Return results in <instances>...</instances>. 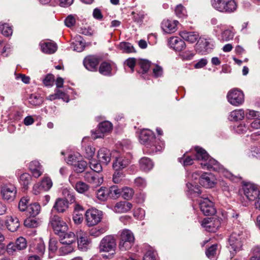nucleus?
Here are the masks:
<instances>
[{
    "instance_id": "obj_1",
    "label": "nucleus",
    "mask_w": 260,
    "mask_h": 260,
    "mask_svg": "<svg viewBox=\"0 0 260 260\" xmlns=\"http://www.w3.org/2000/svg\"><path fill=\"white\" fill-rule=\"evenodd\" d=\"M139 140L148 149L149 153L160 151L164 147V142L159 139H156L154 133L149 129H144L140 132Z\"/></svg>"
},
{
    "instance_id": "obj_2",
    "label": "nucleus",
    "mask_w": 260,
    "mask_h": 260,
    "mask_svg": "<svg viewBox=\"0 0 260 260\" xmlns=\"http://www.w3.org/2000/svg\"><path fill=\"white\" fill-rule=\"evenodd\" d=\"M213 7L221 12L230 13L237 9V4L234 0H211Z\"/></svg>"
},
{
    "instance_id": "obj_3",
    "label": "nucleus",
    "mask_w": 260,
    "mask_h": 260,
    "mask_svg": "<svg viewBox=\"0 0 260 260\" xmlns=\"http://www.w3.org/2000/svg\"><path fill=\"white\" fill-rule=\"evenodd\" d=\"M50 224L53 229L54 233L62 237L64 233L68 230L67 223L58 215H53L50 218Z\"/></svg>"
},
{
    "instance_id": "obj_4",
    "label": "nucleus",
    "mask_w": 260,
    "mask_h": 260,
    "mask_svg": "<svg viewBox=\"0 0 260 260\" xmlns=\"http://www.w3.org/2000/svg\"><path fill=\"white\" fill-rule=\"evenodd\" d=\"M228 242V247L231 253V255L233 257L237 252L241 250L243 244L241 236L237 233H233L229 238Z\"/></svg>"
},
{
    "instance_id": "obj_5",
    "label": "nucleus",
    "mask_w": 260,
    "mask_h": 260,
    "mask_svg": "<svg viewBox=\"0 0 260 260\" xmlns=\"http://www.w3.org/2000/svg\"><path fill=\"white\" fill-rule=\"evenodd\" d=\"M228 102L232 105L238 106L244 102V94L243 91L237 88L230 90L226 95Z\"/></svg>"
},
{
    "instance_id": "obj_6",
    "label": "nucleus",
    "mask_w": 260,
    "mask_h": 260,
    "mask_svg": "<svg viewBox=\"0 0 260 260\" xmlns=\"http://www.w3.org/2000/svg\"><path fill=\"white\" fill-rule=\"evenodd\" d=\"M116 247V241L112 236H107L102 239L99 245V251L101 252H115Z\"/></svg>"
},
{
    "instance_id": "obj_7",
    "label": "nucleus",
    "mask_w": 260,
    "mask_h": 260,
    "mask_svg": "<svg viewBox=\"0 0 260 260\" xmlns=\"http://www.w3.org/2000/svg\"><path fill=\"white\" fill-rule=\"evenodd\" d=\"M102 212L96 209H88L85 213V218L88 226L97 224L101 220Z\"/></svg>"
},
{
    "instance_id": "obj_8",
    "label": "nucleus",
    "mask_w": 260,
    "mask_h": 260,
    "mask_svg": "<svg viewBox=\"0 0 260 260\" xmlns=\"http://www.w3.org/2000/svg\"><path fill=\"white\" fill-rule=\"evenodd\" d=\"M201 211L205 216H211L216 213L213 203L208 198H203L199 201Z\"/></svg>"
},
{
    "instance_id": "obj_9",
    "label": "nucleus",
    "mask_w": 260,
    "mask_h": 260,
    "mask_svg": "<svg viewBox=\"0 0 260 260\" xmlns=\"http://www.w3.org/2000/svg\"><path fill=\"white\" fill-rule=\"evenodd\" d=\"M112 128V124L108 121H103L99 124L98 128L95 131H91L92 138L94 140L103 138L104 134L110 132Z\"/></svg>"
},
{
    "instance_id": "obj_10",
    "label": "nucleus",
    "mask_w": 260,
    "mask_h": 260,
    "mask_svg": "<svg viewBox=\"0 0 260 260\" xmlns=\"http://www.w3.org/2000/svg\"><path fill=\"white\" fill-rule=\"evenodd\" d=\"M16 192V188L12 185L4 186L1 189L3 199L10 202L14 200Z\"/></svg>"
},
{
    "instance_id": "obj_11",
    "label": "nucleus",
    "mask_w": 260,
    "mask_h": 260,
    "mask_svg": "<svg viewBox=\"0 0 260 260\" xmlns=\"http://www.w3.org/2000/svg\"><path fill=\"white\" fill-rule=\"evenodd\" d=\"M199 183L206 188H211L214 185V177L211 173H203L199 177Z\"/></svg>"
},
{
    "instance_id": "obj_12",
    "label": "nucleus",
    "mask_w": 260,
    "mask_h": 260,
    "mask_svg": "<svg viewBox=\"0 0 260 260\" xmlns=\"http://www.w3.org/2000/svg\"><path fill=\"white\" fill-rule=\"evenodd\" d=\"M243 192L244 195L249 201H254L260 195L259 190L251 185L244 186Z\"/></svg>"
},
{
    "instance_id": "obj_13",
    "label": "nucleus",
    "mask_w": 260,
    "mask_h": 260,
    "mask_svg": "<svg viewBox=\"0 0 260 260\" xmlns=\"http://www.w3.org/2000/svg\"><path fill=\"white\" fill-rule=\"evenodd\" d=\"M99 63V59L94 55H88L83 60L84 67L90 71H96Z\"/></svg>"
},
{
    "instance_id": "obj_14",
    "label": "nucleus",
    "mask_w": 260,
    "mask_h": 260,
    "mask_svg": "<svg viewBox=\"0 0 260 260\" xmlns=\"http://www.w3.org/2000/svg\"><path fill=\"white\" fill-rule=\"evenodd\" d=\"M213 45L211 44L210 42L206 39H200L196 44V48L202 54H206L211 51L212 49Z\"/></svg>"
},
{
    "instance_id": "obj_15",
    "label": "nucleus",
    "mask_w": 260,
    "mask_h": 260,
    "mask_svg": "<svg viewBox=\"0 0 260 260\" xmlns=\"http://www.w3.org/2000/svg\"><path fill=\"white\" fill-rule=\"evenodd\" d=\"M98 157L103 164L107 165L111 161V153L108 149L103 148L98 151Z\"/></svg>"
},
{
    "instance_id": "obj_16",
    "label": "nucleus",
    "mask_w": 260,
    "mask_h": 260,
    "mask_svg": "<svg viewBox=\"0 0 260 260\" xmlns=\"http://www.w3.org/2000/svg\"><path fill=\"white\" fill-rule=\"evenodd\" d=\"M52 186V182L50 178L46 177L44 178L41 182V184H36L34 186L32 191L34 194L37 195L39 194L38 191H36V188L44 191L48 190Z\"/></svg>"
},
{
    "instance_id": "obj_17",
    "label": "nucleus",
    "mask_w": 260,
    "mask_h": 260,
    "mask_svg": "<svg viewBox=\"0 0 260 260\" xmlns=\"http://www.w3.org/2000/svg\"><path fill=\"white\" fill-rule=\"evenodd\" d=\"M130 163L129 160L125 157H119L115 158L113 163V168L115 171L122 170Z\"/></svg>"
},
{
    "instance_id": "obj_18",
    "label": "nucleus",
    "mask_w": 260,
    "mask_h": 260,
    "mask_svg": "<svg viewBox=\"0 0 260 260\" xmlns=\"http://www.w3.org/2000/svg\"><path fill=\"white\" fill-rule=\"evenodd\" d=\"M169 43L171 47L177 51H181L186 47L184 41L176 37L170 38Z\"/></svg>"
},
{
    "instance_id": "obj_19",
    "label": "nucleus",
    "mask_w": 260,
    "mask_h": 260,
    "mask_svg": "<svg viewBox=\"0 0 260 260\" xmlns=\"http://www.w3.org/2000/svg\"><path fill=\"white\" fill-rule=\"evenodd\" d=\"M84 177L85 180L90 183L99 185L101 183L99 175L93 171L86 172Z\"/></svg>"
},
{
    "instance_id": "obj_20",
    "label": "nucleus",
    "mask_w": 260,
    "mask_h": 260,
    "mask_svg": "<svg viewBox=\"0 0 260 260\" xmlns=\"http://www.w3.org/2000/svg\"><path fill=\"white\" fill-rule=\"evenodd\" d=\"M132 208V204L126 201H121L116 203L114 210L117 213H125L129 211Z\"/></svg>"
},
{
    "instance_id": "obj_21",
    "label": "nucleus",
    "mask_w": 260,
    "mask_h": 260,
    "mask_svg": "<svg viewBox=\"0 0 260 260\" xmlns=\"http://www.w3.org/2000/svg\"><path fill=\"white\" fill-rule=\"evenodd\" d=\"M76 240V236L73 232H69L68 233H63L62 237H60V242L63 245H71L72 243L75 242Z\"/></svg>"
},
{
    "instance_id": "obj_22",
    "label": "nucleus",
    "mask_w": 260,
    "mask_h": 260,
    "mask_svg": "<svg viewBox=\"0 0 260 260\" xmlns=\"http://www.w3.org/2000/svg\"><path fill=\"white\" fill-rule=\"evenodd\" d=\"M69 207L68 202L62 198H58L56 200L53 208L59 213H63Z\"/></svg>"
},
{
    "instance_id": "obj_23",
    "label": "nucleus",
    "mask_w": 260,
    "mask_h": 260,
    "mask_svg": "<svg viewBox=\"0 0 260 260\" xmlns=\"http://www.w3.org/2000/svg\"><path fill=\"white\" fill-rule=\"evenodd\" d=\"M180 36L184 40L191 43H194L199 37V34L193 31H183L180 33Z\"/></svg>"
},
{
    "instance_id": "obj_24",
    "label": "nucleus",
    "mask_w": 260,
    "mask_h": 260,
    "mask_svg": "<svg viewBox=\"0 0 260 260\" xmlns=\"http://www.w3.org/2000/svg\"><path fill=\"white\" fill-rule=\"evenodd\" d=\"M6 224L8 229L12 232H16L20 226L19 219L16 217H8Z\"/></svg>"
},
{
    "instance_id": "obj_25",
    "label": "nucleus",
    "mask_w": 260,
    "mask_h": 260,
    "mask_svg": "<svg viewBox=\"0 0 260 260\" xmlns=\"http://www.w3.org/2000/svg\"><path fill=\"white\" fill-rule=\"evenodd\" d=\"M177 21H171L170 20H164L161 23V27L167 33L174 31L177 26Z\"/></svg>"
},
{
    "instance_id": "obj_26",
    "label": "nucleus",
    "mask_w": 260,
    "mask_h": 260,
    "mask_svg": "<svg viewBox=\"0 0 260 260\" xmlns=\"http://www.w3.org/2000/svg\"><path fill=\"white\" fill-rule=\"evenodd\" d=\"M32 178L28 173H23L19 177V183L24 190H27L31 183Z\"/></svg>"
},
{
    "instance_id": "obj_27",
    "label": "nucleus",
    "mask_w": 260,
    "mask_h": 260,
    "mask_svg": "<svg viewBox=\"0 0 260 260\" xmlns=\"http://www.w3.org/2000/svg\"><path fill=\"white\" fill-rule=\"evenodd\" d=\"M140 168L142 171L148 172L153 167L152 160L148 157H143L139 161Z\"/></svg>"
},
{
    "instance_id": "obj_28",
    "label": "nucleus",
    "mask_w": 260,
    "mask_h": 260,
    "mask_svg": "<svg viewBox=\"0 0 260 260\" xmlns=\"http://www.w3.org/2000/svg\"><path fill=\"white\" fill-rule=\"evenodd\" d=\"M41 207L37 203L30 204L27 207L26 211L27 215L29 216L35 217L37 216L40 211Z\"/></svg>"
},
{
    "instance_id": "obj_29",
    "label": "nucleus",
    "mask_w": 260,
    "mask_h": 260,
    "mask_svg": "<svg viewBox=\"0 0 260 260\" xmlns=\"http://www.w3.org/2000/svg\"><path fill=\"white\" fill-rule=\"evenodd\" d=\"M56 44L52 42H45L41 45V49L43 52L48 54H52L57 50Z\"/></svg>"
},
{
    "instance_id": "obj_30",
    "label": "nucleus",
    "mask_w": 260,
    "mask_h": 260,
    "mask_svg": "<svg viewBox=\"0 0 260 260\" xmlns=\"http://www.w3.org/2000/svg\"><path fill=\"white\" fill-rule=\"evenodd\" d=\"M186 187L187 188V191L189 192L191 195H193L196 197L201 194L202 191L200 189L201 187L198 185L193 184L191 183H187L186 184Z\"/></svg>"
},
{
    "instance_id": "obj_31",
    "label": "nucleus",
    "mask_w": 260,
    "mask_h": 260,
    "mask_svg": "<svg viewBox=\"0 0 260 260\" xmlns=\"http://www.w3.org/2000/svg\"><path fill=\"white\" fill-rule=\"evenodd\" d=\"M112 68L111 64L107 62H102L99 67V72L105 76H110L111 75Z\"/></svg>"
},
{
    "instance_id": "obj_32",
    "label": "nucleus",
    "mask_w": 260,
    "mask_h": 260,
    "mask_svg": "<svg viewBox=\"0 0 260 260\" xmlns=\"http://www.w3.org/2000/svg\"><path fill=\"white\" fill-rule=\"evenodd\" d=\"M109 197L111 199H116L121 196V189L117 186L113 185L108 188Z\"/></svg>"
},
{
    "instance_id": "obj_33",
    "label": "nucleus",
    "mask_w": 260,
    "mask_h": 260,
    "mask_svg": "<svg viewBox=\"0 0 260 260\" xmlns=\"http://www.w3.org/2000/svg\"><path fill=\"white\" fill-rule=\"evenodd\" d=\"M195 150L196 151V158L198 160H207L209 158V154L207 153L206 151L202 148L196 147L195 148Z\"/></svg>"
},
{
    "instance_id": "obj_34",
    "label": "nucleus",
    "mask_w": 260,
    "mask_h": 260,
    "mask_svg": "<svg viewBox=\"0 0 260 260\" xmlns=\"http://www.w3.org/2000/svg\"><path fill=\"white\" fill-rule=\"evenodd\" d=\"M76 239H77L78 246L79 248L82 249L89 243L87 237L81 231L77 234Z\"/></svg>"
},
{
    "instance_id": "obj_35",
    "label": "nucleus",
    "mask_w": 260,
    "mask_h": 260,
    "mask_svg": "<svg viewBox=\"0 0 260 260\" xmlns=\"http://www.w3.org/2000/svg\"><path fill=\"white\" fill-rule=\"evenodd\" d=\"M217 246V244H213L206 251L207 256L211 260L216 259Z\"/></svg>"
},
{
    "instance_id": "obj_36",
    "label": "nucleus",
    "mask_w": 260,
    "mask_h": 260,
    "mask_svg": "<svg viewBox=\"0 0 260 260\" xmlns=\"http://www.w3.org/2000/svg\"><path fill=\"white\" fill-rule=\"evenodd\" d=\"M134 236L130 231L125 230L122 231L120 236V241L134 242Z\"/></svg>"
},
{
    "instance_id": "obj_37",
    "label": "nucleus",
    "mask_w": 260,
    "mask_h": 260,
    "mask_svg": "<svg viewBox=\"0 0 260 260\" xmlns=\"http://www.w3.org/2000/svg\"><path fill=\"white\" fill-rule=\"evenodd\" d=\"M75 172L78 173H82L87 167V163L85 160H77L73 165Z\"/></svg>"
},
{
    "instance_id": "obj_38",
    "label": "nucleus",
    "mask_w": 260,
    "mask_h": 260,
    "mask_svg": "<svg viewBox=\"0 0 260 260\" xmlns=\"http://www.w3.org/2000/svg\"><path fill=\"white\" fill-rule=\"evenodd\" d=\"M98 199L102 201H106L109 197L108 188L106 187H101L96 192Z\"/></svg>"
},
{
    "instance_id": "obj_39",
    "label": "nucleus",
    "mask_w": 260,
    "mask_h": 260,
    "mask_svg": "<svg viewBox=\"0 0 260 260\" xmlns=\"http://www.w3.org/2000/svg\"><path fill=\"white\" fill-rule=\"evenodd\" d=\"M121 192V196L123 199L127 200L131 199L134 194L133 189L127 187L122 188Z\"/></svg>"
},
{
    "instance_id": "obj_40",
    "label": "nucleus",
    "mask_w": 260,
    "mask_h": 260,
    "mask_svg": "<svg viewBox=\"0 0 260 260\" xmlns=\"http://www.w3.org/2000/svg\"><path fill=\"white\" fill-rule=\"evenodd\" d=\"M0 31L3 35L6 37L11 36L13 32L11 27L7 23L0 24Z\"/></svg>"
},
{
    "instance_id": "obj_41",
    "label": "nucleus",
    "mask_w": 260,
    "mask_h": 260,
    "mask_svg": "<svg viewBox=\"0 0 260 260\" xmlns=\"http://www.w3.org/2000/svg\"><path fill=\"white\" fill-rule=\"evenodd\" d=\"M29 199L26 197H22L20 200L18 204V208L20 211H26L28 207Z\"/></svg>"
},
{
    "instance_id": "obj_42",
    "label": "nucleus",
    "mask_w": 260,
    "mask_h": 260,
    "mask_svg": "<svg viewBox=\"0 0 260 260\" xmlns=\"http://www.w3.org/2000/svg\"><path fill=\"white\" fill-rule=\"evenodd\" d=\"M106 231L107 229L105 227L92 228L89 231V235L94 237H98Z\"/></svg>"
},
{
    "instance_id": "obj_43",
    "label": "nucleus",
    "mask_w": 260,
    "mask_h": 260,
    "mask_svg": "<svg viewBox=\"0 0 260 260\" xmlns=\"http://www.w3.org/2000/svg\"><path fill=\"white\" fill-rule=\"evenodd\" d=\"M43 102V98L39 95L31 94L29 97V103L34 106H39Z\"/></svg>"
},
{
    "instance_id": "obj_44",
    "label": "nucleus",
    "mask_w": 260,
    "mask_h": 260,
    "mask_svg": "<svg viewBox=\"0 0 260 260\" xmlns=\"http://www.w3.org/2000/svg\"><path fill=\"white\" fill-rule=\"evenodd\" d=\"M39 222L36 218L29 217L24 221V225L27 228H34L37 227Z\"/></svg>"
},
{
    "instance_id": "obj_45",
    "label": "nucleus",
    "mask_w": 260,
    "mask_h": 260,
    "mask_svg": "<svg viewBox=\"0 0 260 260\" xmlns=\"http://www.w3.org/2000/svg\"><path fill=\"white\" fill-rule=\"evenodd\" d=\"M76 189L79 193H84L89 189V186L85 183L79 181L76 184Z\"/></svg>"
},
{
    "instance_id": "obj_46",
    "label": "nucleus",
    "mask_w": 260,
    "mask_h": 260,
    "mask_svg": "<svg viewBox=\"0 0 260 260\" xmlns=\"http://www.w3.org/2000/svg\"><path fill=\"white\" fill-rule=\"evenodd\" d=\"M16 248L18 250H21L25 249L27 246L26 241L23 237H20L18 238L15 241Z\"/></svg>"
},
{
    "instance_id": "obj_47",
    "label": "nucleus",
    "mask_w": 260,
    "mask_h": 260,
    "mask_svg": "<svg viewBox=\"0 0 260 260\" xmlns=\"http://www.w3.org/2000/svg\"><path fill=\"white\" fill-rule=\"evenodd\" d=\"M231 117H233L235 120H240L244 118L245 113L243 110L240 109L233 111L231 114Z\"/></svg>"
},
{
    "instance_id": "obj_48",
    "label": "nucleus",
    "mask_w": 260,
    "mask_h": 260,
    "mask_svg": "<svg viewBox=\"0 0 260 260\" xmlns=\"http://www.w3.org/2000/svg\"><path fill=\"white\" fill-rule=\"evenodd\" d=\"M211 222L212 223L211 227H209L208 231L209 232H216L220 226V220L217 218H211Z\"/></svg>"
},
{
    "instance_id": "obj_49",
    "label": "nucleus",
    "mask_w": 260,
    "mask_h": 260,
    "mask_svg": "<svg viewBox=\"0 0 260 260\" xmlns=\"http://www.w3.org/2000/svg\"><path fill=\"white\" fill-rule=\"evenodd\" d=\"M141 68L143 70L142 74L146 73L150 67V62L147 60L142 59L139 63Z\"/></svg>"
},
{
    "instance_id": "obj_50",
    "label": "nucleus",
    "mask_w": 260,
    "mask_h": 260,
    "mask_svg": "<svg viewBox=\"0 0 260 260\" xmlns=\"http://www.w3.org/2000/svg\"><path fill=\"white\" fill-rule=\"evenodd\" d=\"M95 153V148L91 146H87L85 148V157L88 159H90L94 156Z\"/></svg>"
},
{
    "instance_id": "obj_51",
    "label": "nucleus",
    "mask_w": 260,
    "mask_h": 260,
    "mask_svg": "<svg viewBox=\"0 0 260 260\" xmlns=\"http://www.w3.org/2000/svg\"><path fill=\"white\" fill-rule=\"evenodd\" d=\"M234 36V33L232 30L226 29L221 34L222 40L224 41H229L233 39Z\"/></svg>"
},
{
    "instance_id": "obj_52",
    "label": "nucleus",
    "mask_w": 260,
    "mask_h": 260,
    "mask_svg": "<svg viewBox=\"0 0 260 260\" xmlns=\"http://www.w3.org/2000/svg\"><path fill=\"white\" fill-rule=\"evenodd\" d=\"M146 14L143 11H140L137 13L136 15L133 16V20L134 22L141 24L143 23V19L145 18Z\"/></svg>"
},
{
    "instance_id": "obj_53",
    "label": "nucleus",
    "mask_w": 260,
    "mask_h": 260,
    "mask_svg": "<svg viewBox=\"0 0 260 260\" xmlns=\"http://www.w3.org/2000/svg\"><path fill=\"white\" fill-rule=\"evenodd\" d=\"M121 47L123 49V50L126 53H132L135 52L134 47L132 46L128 42H123L120 45Z\"/></svg>"
},
{
    "instance_id": "obj_54",
    "label": "nucleus",
    "mask_w": 260,
    "mask_h": 260,
    "mask_svg": "<svg viewBox=\"0 0 260 260\" xmlns=\"http://www.w3.org/2000/svg\"><path fill=\"white\" fill-rule=\"evenodd\" d=\"M90 167L91 171H93L95 173H99L102 171V167L100 163L96 162L95 161H92L90 162Z\"/></svg>"
},
{
    "instance_id": "obj_55",
    "label": "nucleus",
    "mask_w": 260,
    "mask_h": 260,
    "mask_svg": "<svg viewBox=\"0 0 260 260\" xmlns=\"http://www.w3.org/2000/svg\"><path fill=\"white\" fill-rule=\"evenodd\" d=\"M134 242L120 241L119 248L121 250H126L130 249Z\"/></svg>"
},
{
    "instance_id": "obj_56",
    "label": "nucleus",
    "mask_w": 260,
    "mask_h": 260,
    "mask_svg": "<svg viewBox=\"0 0 260 260\" xmlns=\"http://www.w3.org/2000/svg\"><path fill=\"white\" fill-rule=\"evenodd\" d=\"M175 11L176 15L179 17H182L185 15L186 10L181 5H177Z\"/></svg>"
},
{
    "instance_id": "obj_57",
    "label": "nucleus",
    "mask_w": 260,
    "mask_h": 260,
    "mask_svg": "<svg viewBox=\"0 0 260 260\" xmlns=\"http://www.w3.org/2000/svg\"><path fill=\"white\" fill-rule=\"evenodd\" d=\"M54 81V76L52 74H48L43 79L44 84L46 86H52Z\"/></svg>"
},
{
    "instance_id": "obj_58",
    "label": "nucleus",
    "mask_w": 260,
    "mask_h": 260,
    "mask_svg": "<svg viewBox=\"0 0 260 260\" xmlns=\"http://www.w3.org/2000/svg\"><path fill=\"white\" fill-rule=\"evenodd\" d=\"M57 241L53 238H50L49 242V250L52 253L55 252L57 249Z\"/></svg>"
},
{
    "instance_id": "obj_59",
    "label": "nucleus",
    "mask_w": 260,
    "mask_h": 260,
    "mask_svg": "<svg viewBox=\"0 0 260 260\" xmlns=\"http://www.w3.org/2000/svg\"><path fill=\"white\" fill-rule=\"evenodd\" d=\"M249 127L245 123H240L235 127V129L236 133L238 134H243L246 133Z\"/></svg>"
},
{
    "instance_id": "obj_60",
    "label": "nucleus",
    "mask_w": 260,
    "mask_h": 260,
    "mask_svg": "<svg viewBox=\"0 0 260 260\" xmlns=\"http://www.w3.org/2000/svg\"><path fill=\"white\" fill-rule=\"evenodd\" d=\"M121 170L115 171V173L113 175V180L115 183H119L123 177V173Z\"/></svg>"
},
{
    "instance_id": "obj_61",
    "label": "nucleus",
    "mask_w": 260,
    "mask_h": 260,
    "mask_svg": "<svg viewBox=\"0 0 260 260\" xmlns=\"http://www.w3.org/2000/svg\"><path fill=\"white\" fill-rule=\"evenodd\" d=\"M94 31L90 27H82L80 28L79 32L82 35L92 36L93 34Z\"/></svg>"
},
{
    "instance_id": "obj_62",
    "label": "nucleus",
    "mask_w": 260,
    "mask_h": 260,
    "mask_svg": "<svg viewBox=\"0 0 260 260\" xmlns=\"http://www.w3.org/2000/svg\"><path fill=\"white\" fill-rule=\"evenodd\" d=\"M219 184L222 190L225 193V194L226 195L229 194L231 188L228 183L222 180L220 181Z\"/></svg>"
},
{
    "instance_id": "obj_63",
    "label": "nucleus",
    "mask_w": 260,
    "mask_h": 260,
    "mask_svg": "<svg viewBox=\"0 0 260 260\" xmlns=\"http://www.w3.org/2000/svg\"><path fill=\"white\" fill-rule=\"evenodd\" d=\"M63 194L65 196L64 199L68 202V204H71L75 202V198L73 194L70 193L68 190L63 191Z\"/></svg>"
},
{
    "instance_id": "obj_64",
    "label": "nucleus",
    "mask_w": 260,
    "mask_h": 260,
    "mask_svg": "<svg viewBox=\"0 0 260 260\" xmlns=\"http://www.w3.org/2000/svg\"><path fill=\"white\" fill-rule=\"evenodd\" d=\"M74 250V248L71 245H66L60 248L59 251L62 254H67L72 252Z\"/></svg>"
}]
</instances>
